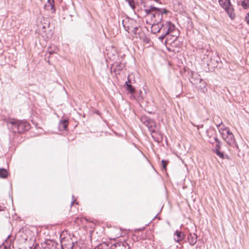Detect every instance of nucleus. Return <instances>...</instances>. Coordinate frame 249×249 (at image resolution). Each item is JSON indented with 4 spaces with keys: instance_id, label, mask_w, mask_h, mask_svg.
I'll return each mask as SVG.
<instances>
[{
    "instance_id": "nucleus-26",
    "label": "nucleus",
    "mask_w": 249,
    "mask_h": 249,
    "mask_svg": "<svg viewBox=\"0 0 249 249\" xmlns=\"http://www.w3.org/2000/svg\"><path fill=\"white\" fill-rule=\"evenodd\" d=\"M127 85V89L130 93H133L135 91V89L130 84H127V82H125Z\"/></svg>"
},
{
    "instance_id": "nucleus-29",
    "label": "nucleus",
    "mask_w": 249,
    "mask_h": 249,
    "mask_svg": "<svg viewBox=\"0 0 249 249\" xmlns=\"http://www.w3.org/2000/svg\"><path fill=\"white\" fill-rule=\"evenodd\" d=\"M161 162H162V167L164 169H166V166H167V161H166L164 160H162Z\"/></svg>"
},
{
    "instance_id": "nucleus-7",
    "label": "nucleus",
    "mask_w": 249,
    "mask_h": 249,
    "mask_svg": "<svg viewBox=\"0 0 249 249\" xmlns=\"http://www.w3.org/2000/svg\"><path fill=\"white\" fill-rule=\"evenodd\" d=\"M195 76L198 77V80H199V83H198V85H196L198 90L200 91L201 92L205 93L207 91V88L206 87V83L200 78V75H198L197 73L193 74L192 79H193L195 78Z\"/></svg>"
},
{
    "instance_id": "nucleus-35",
    "label": "nucleus",
    "mask_w": 249,
    "mask_h": 249,
    "mask_svg": "<svg viewBox=\"0 0 249 249\" xmlns=\"http://www.w3.org/2000/svg\"><path fill=\"white\" fill-rule=\"evenodd\" d=\"M4 209H5V208H4V207L2 208L1 206H0V211H4Z\"/></svg>"
},
{
    "instance_id": "nucleus-34",
    "label": "nucleus",
    "mask_w": 249,
    "mask_h": 249,
    "mask_svg": "<svg viewBox=\"0 0 249 249\" xmlns=\"http://www.w3.org/2000/svg\"><path fill=\"white\" fill-rule=\"evenodd\" d=\"M222 124V122H221V123H220V124H217V125H216V126H217V127L219 128L220 127V126H221V125Z\"/></svg>"
},
{
    "instance_id": "nucleus-10",
    "label": "nucleus",
    "mask_w": 249,
    "mask_h": 249,
    "mask_svg": "<svg viewBox=\"0 0 249 249\" xmlns=\"http://www.w3.org/2000/svg\"><path fill=\"white\" fill-rule=\"evenodd\" d=\"M114 249H130V246L126 242H117L113 244Z\"/></svg>"
},
{
    "instance_id": "nucleus-17",
    "label": "nucleus",
    "mask_w": 249,
    "mask_h": 249,
    "mask_svg": "<svg viewBox=\"0 0 249 249\" xmlns=\"http://www.w3.org/2000/svg\"><path fill=\"white\" fill-rule=\"evenodd\" d=\"M146 126L148 128L149 131L151 132H155V127L156 126V124L154 121L150 119V121L146 124Z\"/></svg>"
},
{
    "instance_id": "nucleus-11",
    "label": "nucleus",
    "mask_w": 249,
    "mask_h": 249,
    "mask_svg": "<svg viewBox=\"0 0 249 249\" xmlns=\"http://www.w3.org/2000/svg\"><path fill=\"white\" fill-rule=\"evenodd\" d=\"M151 25V30L152 33L153 34H156L159 33L162 29L163 26V23H154L153 24H150Z\"/></svg>"
},
{
    "instance_id": "nucleus-24",
    "label": "nucleus",
    "mask_w": 249,
    "mask_h": 249,
    "mask_svg": "<svg viewBox=\"0 0 249 249\" xmlns=\"http://www.w3.org/2000/svg\"><path fill=\"white\" fill-rule=\"evenodd\" d=\"M242 7L244 9H247L249 8V0H243L241 2Z\"/></svg>"
},
{
    "instance_id": "nucleus-28",
    "label": "nucleus",
    "mask_w": 249,
    "mask_h": 249,
    "mask_svg": "<svg viewBox=\"0 0 249 249\" xmlns=\"http://www.w3.org/2000/svg\"><path fill=\"white\" fill-rule=\"evenodd\" d=\"M194 73H192V74H193ZM193 79V76H192V78H191V82L192 83H193V84H195V85H198V83H199V80H198V77H196V76H195V78Z\"/></svg>"
},
{
    "instance_id": "nucleus-40",
    "label": "nucleus",
    "mask_w": 249,
    "mask_h": 249,
    "mask_svg": "<svg viewBox=\"0 0 249 249\" xmlns=\"http://www.w3.org/2000/svg\"><path fill=\"white\" fill-rule=\"evenodd\" d=\"M236 147L238 148V145L236 144Z\"/></svg>"
},
{
    "instance_id": "nucleus-5",
    "label": "nucleus",
    "mask_w": 249,
    "mask_h": 249,
    "mask_svg": "<svg viewBox=\"0 0 249 249\" xmlns=\"http://www.w3.org/2000/svg\"><path fill=\"white\" fill-rule=\"evenodd\" d=\"M60 243L62 249H72L73 247V242L70 238L62 237L60 235Z\"/></svg>"
},
{
    "instance_id": "nucleus-2",
    "label": "nucleus",
    "mask_w": 249,
    "mask_h": 249,
    "mask_svg": "<svg viewBox=\"0 0 249 249\" xmlns=\"http://www.w3.org/2000/svg\"><path fill=\"white\" fill-rule=\"evenodd\" d=\"M218 3L221 7L225 10L231 19L235 18V14L231 0H218Z\"/></svg>"
},
{
    "instance_id": "nucleus-27",
    "label": "nucleus",
    "mask_w": 249,
    "mask_h": 249,
    "mask_svg": "<svg viewBox=\"0 0 249 249\" xmlns=\"http://www.w3.org/2000/svg\"><path fill=\"white\" fill-rule=\"evenodd\" d=\"M141 120L142 122L146 125V124L150 121V119L145 116H142V117Z\"/></svg>"
},
{
    "instance_id": "nucleus-36",
    "label": "nucleus",
    "mask_w": 249,
    "mask_h": 249,
    "mask_svg": "<svg viewBox=\"0 0 249 249\" xmlns=\"http://www.w3.org/2000/svg\"><path fill=\"white\" fill-rule=\"evenodd\" d=\"M79 247L80 249H81H81L84 248V249H85V248H88V247H87V246H83V247H79Z\"/></svg>"
},
{
    "instance_id": "nucleus-25",
    "label": "nucleus",
    "mask_w": 249,
    "mask_h": 249,
    "mask_svg": "<svg viewBox=\"0 0 249 249\" xmlns=\"http://www.w3.org/2000/svg\"><path fill=\"white\" fill-rule=\"evenodd\" d=\"M221 159H229V157L227 155H225L223 153V152H221L219 151H217L216 152H214Z\"/></svg>"
},
{
    "instance_id": "nucleus-13",
    "label": "nucleus",
    "mask_w": 249,
    "mask_h": 249,
    "mask_svg": "<svg viewBox=\"0 0 249 249\" xmlns=\"http://www.w3.org/2000/svg\"><path fill=\"white\" fill-rule=\"evenodd\" d=\"M197 237V235L195 233H189L188 236L189 244L192 246L194 245L196 242Z\"/></svg>"
},
{
    "instance_id": "nucleus-15",
    "label": "nucleus",
    "mask_w": 249,
    "mask_h": 249,
    "mask_svg": "<svg viewBox=\"0 0 249 249\" xmlns=\"http://www.w3.org/2000/svg\"><path fill=\"white\" fill-rule=\"evenodd\" d=\"M227 137L225 138V142L229 145H232L235 143V139L232 132L228 134Z\"/></svg>"
},
{
    "instance_id": "nucleus-41",
    "label": "nucleus",
    "mask_w": 249,
    "mask_h": 249,
    "mask_svg": "<svg viewBox=\"0 0 249 249\" xmlns=\"http://www.w3.org/2000/svg\"><path fill=\"white\" fill-rule=\"evenodd\" d=\"M172 36H174L175 37V38L176 39L177 36H174V35H172Z\"/></svg>"
},
{
    "instance_id": "nucleus-38",
    "label": "nucleus",
    "mask_w": 249,
    "mask_h": 249,
    "mask_svg": "<svg viewBox=\"0 0 249 249\" xmlns=\"http://www.w3.org/2000/svg\"><path fill=\"white\" fill-rule=\"evenodd\" d=\"M38 246H36L35 247V249H37V248H38Z\"/></svg>"
},
{
    "instance_id": "nucleus-22",
    "label": "nucleus",
    "mask_w": 249,
    "mask_h": 249,
    "mask_svg": "<svg viewBox=\"0 0 249 249\" xmlns=\"http://www.w3.org/2000/svg\"><path fill=\"white\" fill-rule=\"evenodd\" d=\"M8 171L4 168H0V178H6L8 176Z\"/></svg>"
},
{
    "instance_id": "nucleus-23",
    "label": "nucleus",
    "mask_w": 249,
    "mask_h": 249,
    "mask_svg": "<svg viewBox=\"0 0 249 249\" xmlns=\"http://www.w3.org/2000/svg\"><path fill=\"white\" fill-rule=\"evenodd\" d=\"M214 141H216V144H215V149L214 150V152L219 151L221 148V142L219 141V140L217 139L216 137H214Z\"/></svg>"
},
{
    "instance_id": "nucleus-8",
    "label": "nucleus",
    "mask_w": 249,
    "mask_h": 249,
    "mask_svg": "<svg viewBox=\"0 0 249 249\" xmlns=\"http://www.w3.org/2000/svg\"><path fill=\"white\" fill-rule=\"evenodd\" d=\"M41 245L43 249H59L58 244L53 240H46Z\"/></svg>"
},
{
    "instance_id": "nucleus-12",
    "label": "nucleus",
    "mask_w": 249,
    "mask_h": 249,
    "mask_svg": "<svg viewBox=\"0 0 249 249\" xmlns=\"http://www.w3.org/2000/svg\"><path fill=\"white\" fill-rule=\"evenodd\" d=\"M68 121L67 119L60 120L58 124V129L60 131L66 130L67 128Z\"/></svg>"
},
{
    "instance_id": "nucleus-3",
    "label": "nucleus",
    "mask_w": 249,
    "mask_h": 249,
    "mask_svg": "<svg viewBox=\"0 0 249 249\" xmlns=\"http://www.w3.org/2000/svg\"><path fill=\"white\" fill-rule=\"evenodd\" d=\"M123 26L128 33L136 35L139 30V27L136 26V23L132 20H123Z\"/></svg>"
},
{
    "instance_id": "nucleus-9",
    "label": "nucleus",
    "mask_w": 249,
    "mask_h": 249,
    "mask_svg": "<svg viewBox=\"0 0 249 249\" xmlns=\"http://www.w3.org/2000/svg\"><path fill=\"white\" fill-rule=\"evenodd\" d=\"M18 125V133H23L30 128V124L26 121L19 120Z\"/></svg>"
},
{
    "instance_id": "nucleus-21",
    "label": "nucleus",
    "mask_w": 249,
    "mask_h": 249,
    "mask_svg": "<svg viewBox=\"0 0 249 249\" xmlns=\"http://www.w3.org/2000/svg\"><path fill=\"white\" fill-rule=\"evenodd\" d=\"M142 3L143 4L144 9H146V6L152 5L153 4L152 3V1H155V2H158L159 0H141Z\"/></svg>"
},
{
    "instance_id": "nucleus-1",
    "label": "nucleus",
    "mask_w": 249,
    "mask_h": 249,
    "mask_svg": "<svg viewBox=\"0 0 249 249\" xmlns=\"http://www.w3.org/2000/svg\"><path fill=\"white\" fill-rule=\"evenodd\" d=\"M146 13V23L148 24L160 23L162 19V12L159 8L152 5L146 6L144 9Z\"/></svg>"
},
{
    "instance_id": "nucleus-31",
    "label": "nucleus",
    "mask_w": 249,
    "mask_h": 249,
    "mask_svg": "<svg viewBox=\"0 0 249 249\" xmlns=\"http://www.w3.org/2000/svg\"><path fill=\"white\" fill-rule=\"evenodd\" d=\"M166 36L164 35V34H162L161 36H160L158 38L159 40H160L161 41H162L164 39V38Z\"/></svg>"
},
{
    "instance_id": "nucleus-19",
    "label": "nucleus",
    "mask_w": 249,
    "mask_h": 249,
    "mask_svg": "<svg viewBox=\"0 0 249 249\" xmlns=\"http://www.w3.org/2000/svg\"><path fill=\"white\" fill-rule=\"evenodd\" d=\"M45 6L46 7H50L51 9L54 13L55 11L54 8V0H47V3L46 4Z\"/></svg>"
},
{
    "instance_id": "nucleus-33",
    "label": "nucleus",
    "mask_w": 249,
    "mask_h": 249,
    "mask_svg": "<svg viewBox=\"0 0 249 249\" xmlns=\"http://www.w3.org/2000/svg\"><path fill=\"white\" fill-rule=\"evenodd\" d=\"M246 21L247 23L249 24V13H248L246 17Z\"/></svg>"
},
{
    "instance_id": "nucleus-39",
    "label": "nucleus",
    "mask_w": 249,
    "mask_h": 249,
    "mask_svg": "<svg viewBox=\"0 0 249 249\" xmlns=\"http://www.w3.org/2000/svg\"><path fill=\"white\" fill-rule=\"evenodd\" d=\"M221 128H222V129H224L225 128H227V127H225V126H223V127H221Z\"/></svg>"
},
{
    "instance_id": "nucleus-16",
    "label": "nucleus",
    "mask_w": 249,
    "mask_h": 249,
    "mask_svg": "<svg viewBox=\"0 0 249 249\" xmlns=\"http://www.w3.org/2000/svg\"><path fill=\"white\" fill-rule=\"evenodd\" d=\"M175 236H176L174 238L175 240L177 242H179L183 239L184 235L182 231H177L175 233Z\"/></svg>"
},
{
    "instance_id": "nucleus-14",
    "label": "nucleus",
    "mask_w": 249,
    "mask_h": 249,
    "mask_svg": "<svg viewBox=\"0 0 249 249\" xmlns=\"http://www.w3.org/2000/svg\"><path fill=\"white\" fill-rule=\"evenodd\" d=\"M219 131L221 134L223 139L224 140L225 139V138L227 137L228 135H229L228 134H230L231 132L230 131L229 128H225L224 129L219 128Z\"/></svg>"
},
{
    "instance_id": "nucleus-30",
    "label": "nucleus",
    "mask_w": 249,
    "mask_h": 249,
    "mask_svg": "<svg viewBox=\"0 0 249 249\" xmlns=\"http://www.w3.org/2000/svg\"><path fill=\"white\" fill-rule=\"evenodd\" d=\"M214 137L213 138H210V140H209V142L211 144H213L216 142V141H214Z\"/></svg>"
},
{
    "instance_id": "nucleus-20",
    "label": "nucleus",
    "mask_w": 249,
    "mask_h": 249,
    "mask_svg": "<svg viewBox=\"0 0 249 249\" xmlns=\"http://www.w3.org/2000/svg\"><path fill=\"white\" fill-rule=\"evenodd\" d=\"M58 48L56 46H53V49H52V47H51L49 50L48 51V53L49 54L48 57L49 58L50 56L54 53H56L58 52Z\"/></svg>"
},
{
    "instance_id": "nucleus-4",
    "label": "nucleus",
    "mask_w": 249,
    "mask_h": 249,
    "mask_svg": "<svg viewBox=\"0 0 249 249\" xmlns=\"http://www.w3.org/2000/svg\"><path fill=\"white\" fill-rule=\"evenodd\" d=\"M176 27L175 25L171 21H166L164 24L161 29L162 34L166 36L171 34L175 30Z\"/></svg>"
},
{
    "instance_id": "nucleus-6",
    "label": "nucleus",
    "mask_w": 249,
    "mask_h": 249,
    "mask_svg": "<svg viewBox=\"0 0 249 249\" xmlns=\"http://www.w3.org/2000/svg\"><path fill=\"white\" fill-rule=\"evenodd\" d=\"M6 123L8 128L12 132L18 133L19 120L10 118L6 121Z\"/></svg>"
},
{
    "instance_id": "nucleus-18",
    "label": "nucleus",
    "mask_w": 249,
    "mask_h": 249,
    "mask_svg": "<svg viewBox=\"0 0 249 249\" xmlns=\"http://www.w3.org/2000/svg\"><path fill=\"white\" fill-rule=\"evenodd\" d=\"M112 66L114 67V71H116L122 70L124 67V65L122 62H115L112 65Z\"/></svg>"
},
{
    "instance_id": "nucleus-37",
    "label": "nucleus",
    "mask_w": 249,
    "mask_h": 249,
    "mask_svg": "<svg viewBox=\"0 0 249 249\" xmlns=\"http://www.w3.org/2000/svg\"><path fill=\"white\" fill-rule=\"evenodd\" d=\"M76 200L74 201H72L71 202V204H72L73 203H75L76 204H78V203L77 202H75Z\"/></svg>"
},
{
    "instance_id": "nucleus-32",
    "label": "nucleus",
    "mask_w": 249,
    "mask_h": 249,
    "mask_svg": "<svg viewBox=\"0 0 249 249\" xmlns=\"http://www.w3.org/2000/svg\"><path fill=\"white\" fill-rule=\"evenodd\" d=\"M160 9L161 10V11L162 12V16H163V14H166L168 12L166 9Z\"/></svg>"
}]
</instances>
